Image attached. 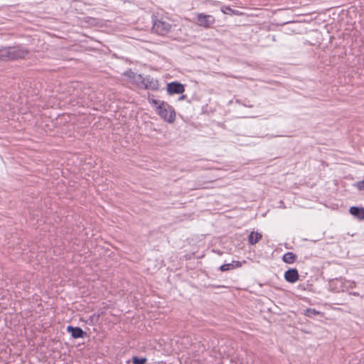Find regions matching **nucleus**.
I'll return each mask as SVG.
<instances>
[{
  "instance_id": "1",
  "label": "nucleus",
  "mask_w": 364,
  "mask_h": 364,
  "mask_svg": "<svg viewBox=\"0 0 364 364\" xmlns=\"http://www.w3.org/2000/svg\"><path fill=\"white\" fill-rule=\"evenodd\" d=\"M28 54V50L20 46L4 48L0 50V59L2 60H17L24 58Z\"/></svg>"
},
{
  "instance_id": "2",
  "label": "nucleus",
  "mask_w": 364,
  "mask_h": 364,
  "mask_svg": "<svg viewBox=\"0 0 364 364\" xmlns=\"http://www.w3.org/2000/svg\"><path fill=\"white\" fill-rule=\"evenodd\" d=\"M156 113L166 122L173 123L176 119V112L172 106L162 101L159 107H157Z\"/></svg>"
},
{
  "instance_id": "3",
  "label": "nucleus",
  "mask_w": 364,
  "mask_h": 364,
  "mask_svg": "<svg viewBox=\"0 0 364 364\" xmlns=\"http://www.w3.org/2000/svg\"><path fill=\"white\" fill-rule=\"evenodd\" d=\"M171 27L172 25L168 18L161 17L154 20L152 30L159 35L165 36L170 32Z\"/></svg>"
},
{
  "instance_id": "4",
  "label": "nucleus",
  "mask_w": 364,
  "mask_h": 364,
  "mask_svg": "<svg viewBox=\"0 0 364 364\" xmlns=\"http://www.w3.org/2000/svg\"><path fill=\"white\" fill-rule=\"evenodd\" d=\"M196 23L198 26L204 28H209L215 23V18L213 16L199 13L196 15Z\"/></svg>"
},
{
  "instance_id": "5",
  "label": "nucleus",
  "mask_w": 364,
  "mask_h": 364,
  "mask_svg": "<svg viewBox=\"0 0 364 364\" xmlns=\"http://www.w3.org/2000/svg\"><path fill=\"white\" fill-rule=\"evenodd\" d=\"M184 91V85L180 82H172L167 85V92L169 95L182 94Z\"/></svg>"
},
{
  "instance_id": "6",
  "label": "nucleus",
  "mask_w": 364,
  "mask_h": 364,
  "mask_svg": "<svg viewBox=\"0 0 364 364\" xmlns=\"http://www.w3.org/2000/svg\"><path fill=\"white\" fill-rule=\"evenodd\" d=\"M139 77L142 79V84L144 85L146 89H150L152 90H156L159 87V83L156 80L151 77L149 75H147L144 77H142L141 75H139Z\"/></svg>"
},
{
  "instance_id": "7",
  "label": "nucleus",
  "mask_w": 364,
  "mask_h": 364,
  "mask_svg": "<svg viewBox=\"0 0 364 364\" xmlns=\"http://www.w3.org/2000/svg\"><path fill=\"white\" fill-rule=\"evenodd\" d=\"M299 272L296 269H289L284 273V279L289 283H294L299 280Z\"/></svg>"
},
{
  "instance_id": "8",
  "label": "nucleus",
  "mask_w": 364,
  "mask_h": 364,
  "mask_svg": "<svg viewBox=\"0 0 364 364\" xmlns=\"http://www.w3.org/2000/svg\"><path fill=\"white\" fill-rule=\"evenodd\" d=\"M67 331L70 333L74 338H84L87 336V333L80 327L68 326L67 327Z\"/></svg>"
},
{
  "instance_id": "9",
  "label": "nucleus",
  "mask_w": 364,
  "mask_h": 364,
  "mask_svg": "<svg viewBox=\"0 0 364 364\" xmlns=\"http://www.w3.org/2000/svg\"><path fill=\"white\" fill-rule=\"evenodd\" d=\"M242 265V262L240 261H232L231 263L224 264L221 265L219 269L221 272L229 271L231 269H237L241 267Z\"/></svg>"
},
{
  "instance_id": "10",
  "label": "nucleus",
  "mask_w": 364,
  "mask_h": 364,
  "mask_svg": "<svg viewBox=\"0 0 364 364\" xmlns=\"http://www.w3.org/2000/svg\"><path fill=\"white\" fill-rule=\"evenodd\" d=\"M350 213L360 220H364V208L353 206L350 208Z\"/></svg>"
},
{
  "instance_id": "11",
  "label": "nucleus",
  "mask_w": 364,
  "mask_h": 364,
  "mask_svg": "<svg viewBox=\"0 0 364 364\" xmlns=\"http://www.w3.org/2000/svg\"><path fill=\"white\" fill-rule=\"evenodd\" d=\"M262 234L257 232H251L248 237V242L250 245H255L262 239Z\"/></svg>"
},
{
  "instance_id": "12",
  "label": "nucleus",
  "mask_w": 364,
  "mask_h": 364,
  "mask_svg": "<svg viewBox=\"0 0 364 364\" xmlns=\"http://www.w3.org/2000/svg\"><path fill=\"white\" fill-rule=\"evenodd\" d=\"M296 257L297 256L294 253L288 252L283 255L282 259L285 263L292 264L295 262Z\"/></svg>"
},
{
  "instance_id": "13",
  "label": "nucleus",
  "mask_w": 364,
  "mask_h": 364,
  "mask_svg": "<svg viewBox=\"0 0 364 364\" xmlns=\"http://www.w3.org/2000/svg\"><path fill=\"white\" fill-rule=\"evenodd\" d=\"M148 100L152 105L156 107V111L157 112V107L160 106L162 101L156 100L154 95H149Z\"/></svg>"
},
{
  "instance_id": "14",
  "label": "nucleus",
  "mask_w": 364,
  "mask_h": 364,
  "mask_svg": "<svg viewBox=\"0 0 364 364\" xmlns=\"http://www.w3.org/2000/svg\"><path fill=\"white\" fill-rule=\"evenodd\" d=\"M132 361L134 364H145L147 359L146 358H138L137 356H134L132 358Z\"/></svg>"
},
{
  "instance_id": "15",
  "label": "nucleus",
  "mask_w": 364,
  "mask_h": 364,
  "mask_svg": "<svg viewBox=\"0 0 364 364\" xmlns=\"http://www.w3.org/2000/svg\"><path fill=\"white\" fill-rule=\"evenodd\" d=\"M221 11L223 13V14H228V12H231L232 14H237V11H234L233 9H232L229 6H223L221 8Z\"/></svg>"
},
{
  "instance_id": "16",
  "label": "nucleus",
  "mask_w": 364,
  "mask_h": 364,
  "mask_svg": "<svg viewBox=\"0 0 364 364\" xmlns=\"http://www.w3.org/2000/svg\"><path fill=\"white\" fill-rule=\"evenodd\" d=\"M317 314H318V312L313 309H307L305 313V315L309 317H311L312 316H316Z\"/></svg>"
},
{
  "instance_id": "17",
  "label": "nucleus",
  "mask_w": 364,
  "mask_h": 364,
  "mask_svg": "<svg viewBox=\"0 0 364 364\" xmlns=\"http://www.w3.org/2000/svg\"><path fill=\"white\" fill-rule=\"evenodd\" d=\"M353 186L360 191H364V180L356 182Z\"/></svg>"
},
{
  "instance_id": "18",
  "label": "nucleus",
  "mask_w": 364,
  "mask_h": 364,
  "mask_svg": "<svg viewBox=\"0 0 364 364\" xmlns=\"http://www.w3.org/2000/svg\"><path fill=\"white\" fill-rule=\"evenodd\" d=\"M349 294L356 296H360V294L358 292H350Z\"/></svg>"
},
{
  "instance_id": "19",
  "label": "nucleus",
  "mask_w": 364,
  "mask_h": 364,
  "mask_svg": "<svg viewBox=\"0 0 364 364\" xmlns=\"http://www.w3.org/2000/svg\"><path fill=\"white\" fill-rule=\"evenodd\" d=\"M186 95H181V96L179 97V99H178V100H183L186 99Z\"/></svg>"
},
{
  "instance_id": "20",
  "label": "nucleus",
  "mask_w": 364,
  "mask_h": 364,
  "mask_svg": "<svg viewBox=\"0 0 364 364\" xmlns=\"http://www.w3.org/2000/svg\"><path fill=\"white\" fill-rule=\"evenodd\" d=\"M355 287V282H353L350 284V287L353 288V287Z\"/></svg>"
}]
</instances>
